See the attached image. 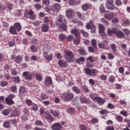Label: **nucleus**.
I'll return each mask as SVG.
<instances>
[{
  "mask_svg": "<svg viewBox=\"0 0 130 130\" xmlns=\"http://www.w3.org/2000/svg\"><path fill=\"white\" fill-rule=\"evenodd\" d=\"M87 60L89 61V62H91V63L94 62V59H93V57H92V56H90L89 57H87Z\"/></svg>",
  "mask_w": 130,
  "mask_h": 130,
  "instance_id": "nucleus-63",
  "label": "nucleus"
},
{
  "mask_svg": "<svg viewBox=\"0 0 130 130\" xmlns=\"http://www.w3.org/2000/svg\"><path fill=\"white\" fill-rule=\"evenodd\" d=\"M60 97L63 101H71L75 97V95L72 92L63 93L61 94Z\"/></svg>",
  "mask_w": 130,
  "mask_h": 130,
  "instance_id": "nucleus-3",
  "label": "nucleus"
},
{
  "mask_svg": "<svg viewBox=\"0 0 130 130\" xmlns=\"http://www.w3.org/2000/svg\"><path fill=\"white\" fill-rule=\"evenodd\" d=\"M23 60V57L22 56H17L15 58V62L16 63H20Z\"/></svg>",
  "mask_w": 130,
  "mask_h": 130,
  "instance_id": "nucleus-25",
  "label": "nucleus"
},
{
  "mask_svg": "<svg viewBox=\"0 0 130 130\" xmlns=\"http://www.w3.org/2000/svg\"><path fill=\"white\" fill-rule=\"evenodd\" d=\"M116 32V29L115 28H113V29H110L109 28L107 30V33L110 36V35H112V34H115Z\"/></svg>",
  "mask_w": 130,
  "mask_h": 130,
  "instance_id": "nucleus-27",
  "label": "nucleus"
},
{
  "mask_svg": "<svg viewBox=\"0 0 130 130\" xmlns=\"http://www.w3.org/2000/svg\"><path fill=\"white\" fill-rule=\"evenodd\" d=\"M84 71L86 75L89 77H96L98 74V71L95 69L85 68Z\"/></svg>",
  "mask_w": 130,
  "mask_h": 130,
  "instance_id": "nucleus-4",
  "label": "nucleus"
},
{
  "mask_svg": "<svg viewBox=\"0 0 130 130\" xmlns=\"http://www.w3.org/2000/svg\"><path fill=\"white\" fill-rule=\"evenodd\" d=\"M99 121V120H98V118H92L91 121L90 122L91 123H98V122Z\"/></svg>",
  "mask_w": 130,
  "mask_h": 130,
  "instance_id": "nucleus-60",
  "label": "nucleus"
},
{
  "mask_svg": "<svg viewBox=\"0 0 130 130\" xmlns=\"http://www.w3.org/2000/svg\"><path fill=\"white\" fill-rule=\"evenodd\" d=\"M106 8L107 10H110L111 11L117 10V8L113 4V0H107L106 2Z\"/></svg>",
  "mask_w": 130,
  "mask_h": 130,
  "instance_id": "nucleus-5",
  "label": "nucleus"
},
{
  "mask_svg": "<svg viewBox=\"0 0 130 130\" xmlns=\"http://www.w3.org/2000/svg\"><path fill=\"white\" fill-rule=\"evenodd\" d=\"M80 103L82 104H90L91 102L86 96H81L80 99Z\"/></svg>",
  "mask_w": 130,
  "mask_h": 130,
  "instance_id": "nucleus-12",
  "label": "nucleus"
},
{
  "mask_svg": "<svg viewBox=\"0 0 130 130\" xmlns=\"http://www.w3.org/2000/svg\"><path fill=\"white\" fill-rule=\"evenodd\" d=\"M8 83L6 81H2L1 82V86L2 87H6V86L8 85Z\"/></svg>",
  "mask_w": 130,
  "mask_h": 130,
  "instance_id": "nucleus-58",
  "label": "nucleus"
},
{
  "mask_svg": "<svg viewBox=\"0 0 130 130\" xmlns=\"http://www.w3.org/2000/svg\"><path fill=\"white\" fill-rule=\"evenodd\" d=\"M49 112L50 113H51V114L54 116V117H59V115L60 114V113L58 110H53L52 109H50Z\"/></svg>",
  "mask_w": 130,
  "mask_h": 130,
  "instance_id": "nucleus-10",
  "label": "nucleus"
},
{
  "mask_svg": "<svg viewBox=\"0 0 130 130\" xmlns=\"http://www.w3.org/2000/svg\"><path fill=\"white\" fill-rule=\"evenodd\" d=\"M14 8V4H12V3H8L7 4V9L9 11H12V9Z\"/></svg>",
  "mask_w": 130,
  "mask_h": 130,
  "instance_id": "nucleus-47",
  "label": "nucleus"
},
{
  "mask_svg": "<svg viewBox=\"0 0 130 130\" xmlns=\"http://www.w3.org/2000/svg\"><path fill=\"white\" fill-rule=\"evenodd\" d=\"M25 91H26V88L24 86H21L19 90L20 94L23 95V94H24Z\"/></svg>",
  "mask_w": 130,
  "mask_h": 130,
  "instance_id": "nucleus-37",
  "label": "nucleus"
},
{
  "mask_svg": "<svg viewBox=\"0 0 130 130\" xmlns=\"http://www.w3.org/2000/svg\"><path fill=\"white\" fill-rule=\"evenodd\" d=\"M25 103L27 104V105H28V106H31V105L33 104V103H32V101L28 99L26 100Z\"/></svg>",
  "mask_w": 130,
  "mask_h": 130,
  "instance_id": "nucleus-55",
  "label": "nucleus"
},
{
  "mask_svg": "<svg viewBox=\"0 0 130 130\" xmlns=\"http://www.w3.org/2000/svg\"><path fill=\"white\" fill-rule=\"evenodd\" d=\"M58 38L60 40H61V41H64L66 40V35L62 34H60L59 35Z\"/></svg>",
  "mask_w": 130,
  "mask_h": 130,
  "instance_id": "nucleus-42",
  "label": "nucleus"
},
{
  "mask_svg": "<svg viewBox=\"0 0 130 130\" xmlns=\"http://www.w3.org/2000/svg\"><path fill=\"white\" fill-rule=\"evenodd\" d=\"M93 25V22L90 21L86 24L85 27L86 29H87V30H90V29H91Z\"/></svg>",
  "mask_w": 130,
  "mask_h": 130,
  "instance_id": "nucleus-34",
  "label": "nucleus"
},
{
  "mask_svg": "<svg viewBox=\"0 0 130 130\" xmlns=\"http://www.w3.org/2000/svg\"><path fill=\"white\" fill-rule=\"evenodd\" d=\"M35 124L36 125H39V126H42L43 125V123L42 122V121L38 120L35 122Z\"/></svg>",
  "mask_w": 130,
  "mask_h": 130,
  "instance_id": "nucleus-52",
  "label": "nucleus"
},
{
  "mask_svg": "<svg viewBox=\"0 0 130 130\" xmlns=\"http://www.w3.org/2000/svg\"><path fill=\"white\" fill-rule=\"evenodd\" d=\"M30 49L31 52H38V47L35 45H31L30 47Z\"/></svg>",
  "mask_w": 130,
  "mask_h": 130,
  "instance_id": "nucleus-28",
  "label": "nucleus"
},
{
  "mask_svg": "<svg viewBox=\"0 0 130 130\" xmlns=\"http://www.w3.org/2000/svg\"><path fill=\"white\" fill-rule=\"evenodd\" d=\"M43 57H45L46 60H47V61H50L51 60H52V58L53 57V54H50L48 55V51H44L43 52Z\"/></svg>",
  "mask_w": 130,
  "mask_h": 130,
  "instance_id": "nucleus-6",
  "label": "nucleus"
},
{
  "mask_svg": "<svg viewBox=\"0 0 130 130\" xmlns=\"http://www.w3.org/2000/svg\"><path fill=\"white\" fill-rule=\"evenodd\" d=\"M85 59H86V58H85V57H80L79 58L76 59V62L78 64H81H81H83V62H84V61H85ZM81 62H82V63H81Z\"/></svg>",
  "mask_w": 130,
  "mask_h": 130,
  "instance_id": "nucleus-26",
  "label": "nucleus"
},
{
  "mask_svg": "<svg viewBox=\"0 0 130 130\" xmlns=\"http://www.w3.org/2000/svg\"><path fill=\"white\" fill-rule=\"evenodd\" d=\"M23 112L25 115L27 116L29 115V110L27 108H24L23 109Z\"/></svg>",
  "mask_w": 130,
  "mask_h": 130,
  "instance_id": "nucleus-62",
  "label": "nucleus"
},
{
  "mask_svg": "<svg viewBox=\"0 0 130 130\" xmlns=\"http://www.w3.org/2000/svg\"><path fill=\"white\" fill-rule=\"evenodd\" d=\"M61 128H62V126L59 123H55L52 126V130H61Z\"/></svg>",
  "mask_w": 130,
  "mask_h": 130,
  "instance_id": "nucleus-11",
  "label": "nucleus"
},
{
  "mask_svg": "<svg viewBox=\"0 0 130 130\" xmlns=\"http://www.w3.org/2000/svg\"><path fill=\"white\" fill-rule=\"evenodd\" d=\"M32 10H25L24 13V17L26 18V19H28L29 18V15H30V12H31Z\"/></svg>",
  "mask_w": 130,
  "mask_h": 130,
  "instance_id": "nucleus-32",
  "label": "nucleus"
},
{
  "mask_svg": "<svg viewBox=\"0 0 130 130\" xmlns=\"http://www.w3.org/2000/svg\"><path fill=\"white\" fill-rule=\"evenodd\" d=\"M14 27L18 32H20L22 30V26L19 22H16L14 24Z\"/></svg>",
  "mask_w": 130,
  "mask_h": 130,
  "instance_id": "nucleus-17",
  "label": "nucleus"
},
{
  "mask_svg": "<svg viewBox=\"0 0 130 130\" xmlns=\"http://www.w3.org/2000/svg\"><path fill=\"white\" fill-rule=\"evenodd\" d=\"M113 17H114V16L113 15V14H105V18H106V19H107V20H111V19H112V18H113Z\"/></svg>",
  "mask_w": 130,
  "mask_h": 130,
  "instance_id": "nucleus-30",
  "label": "nucleus"
},
{
  "mask_svg": "<svg viewBox=\"0 0 130 130\" xmlns=\"http://www.w3.org/2000/svg\"><path fill=\"white\" fill-rule=\"evenodd\" d=\"M101 22L102 23H103V24H104V25H105L106 26H109V23L104 18H102L101 19Z\"/></svg>",
  "mask_w": 130,
  "mask_h": 130,
  "instance_id": "nucleus-54",
  "label": "nucleus"
},
{
  "mask_svg": "<svg viewBox=\"0 0 130 130\" xmlns=\"http://www.w3.org/2000/svg\"><path fill=\"white\" fill-rule=\"evenodd\" d=\"M45 85L46 86H52V81L51 80V78L47 77L45 80Z\"/></svg>",
  "mask_w": 130,
  "mask_h": 130,
  "instance_id": "nucleus-13",
  "label": "nucleus"
},
{
  "mask_svg": "<svg viewBox=\"0 0 130 130\" xmlns=\"http://www.w3.org/2000/svg\"><path fill=\"white\" fill-rule=\"evenodd\" d=\"M2 113L4 115L7 116L8 115L11 113V110L10 109H5L4 111H3Z\"/></svg>",
  "mask_w": 130,
  "mask_h": 130,
  "instance_id": "nucleus-35",
  "label": "nucleus"
},
{
  "mask_svg": "<svg viewBox=\"0 0 130 130\" xmlns=\"http://www.w3.org/2000/svg\"><path fill=\"white\" fill-rule=\"evenodd\" d=\"M11 90L13 93H16L17 92V86L13 85L11 87Z\"/></svg>",
  "mask_w": 130,
  "mask_h": 130,
  "instance_id": "nucleus-56",
  "label": "nucleus"
},
{
  "mask_svg": "<svg viewBox=\"0 0 130 130\" xmlns=\"http://www.w3.org/2000/svg\"><path fill=\"white\" fill-rule=\"evenodd\" d=\"M3 126L4 127H6V128H9V127L11 126L10 122L8 121L4 122V123H3Z\"/></svg>",
  "mask_w": 130,
  "mask_h": 130,
  "instance_id": "nucleus-45",
  "label": "nucleus"
},
{
  "mask_svg": "<svg viewBox=\"0 0 130 130\" xmlns=\"http://www.w3.org/2000/svg\"><path fill=\"white\" fill-rule=\"evenodd\" d=\"M81 33H82L84 37H88V32L85 31L84 30L81 29L80 30Z\"/></svg>",
  "mask_w": 130,
  "mask_h": 130,
  "instance_id": "nucleus-59",
  "label": "nucleus"
},
{
  "mask_svg": "<svg viewBox=\"0 0 130 130\" xmlns=\"http://www.w3.org/2000/svg\"><path fill=\"white\" fill-rule=\"evenodd\" d=\"M109 112L107 110H103L100 111V113L101 114H102V115H104V114H107V113H108Z\"/></svg>",
  "mask_w": 130,
  "mask_h": 130,
  "instance_id": "nucleus-57",
  "label": "nucleus"
},
{
  "mask_svg": "<svg viewBox=\"0 0 130 130\" xmlns=\"http://www.w3.org/2000/svg\"><path fill=\"white\" fill-rule=\"evenodd\" d=\"M86 67H87V68H85V69H93V68H94V65L90 62H87Z\"/></svg>",
  "mask_w": 130,
  "mask_h": 130,
  "instance_id": "nucleus-39",
  "label": "nucleus"
},
{
  "mask_svg": "<svg viewBox=\"0 0 130 130\" xmlns=\"http://www.w3.org/2000/svg\"><path fill=\"white\" fill-rule=\"evenodd\" d=\"M79 127L80 130H87L88 128H87V126L84 124H80L79 126Z\"/></svg>",
  "mask_w": 130,
  "mask_h": 130,
  "instance_id": "nucleus-49",
  "label": "nucleus"
},
{
  "mask_svg": "<svg viewBox=\"0 0 130 130\" xmlns=\"http://www.w3.org/2000/svg\"><path fill=\"white\" fill-rule=\"evenodd\" d=\"M45 117L47 120H49L50 122H52V121H54V118L50 115V113L48 111H46L45 112Z\"/></svg>",
  "mask_w": 130,
  "mask_h": 130,
  "instance_id": "nucleus-9",
  "label": "nucleus"
},
{
  "mask_svg": "<svg viewBox=\"0 0 130 130\" xmlns=\"http://www.w3.org/2000/svg\"><path fill=\"white\" fill-rule=\"evenodd\" d=\"M116 119L118 122H122V121L123 120V118L120 115H117L116 117Z\"/></svg>",
  "mask_w": 130,
  "mask_h": 130,
  "instance_id": "nucleus-41",
  "label": "nucleus"
},
{
  "mask_svg": "<svg viewBox=\"0 0 130 130\" xmlns=\"http://www.w3.org/2000/svg\"><path fill=\"white\" fill-rule=\"evenodd\" d=\"M58 66L60 67V68H67V67H68V64H67V62L61 59L58 61Z\"/></svg>",
  "mask_w": 130,
  "mask_h": 130,
  "instance_id": "nucleus-14",
  "label": "nucleus"
},
{
  "mask_svg": "<svg viewBox=\"0 0 130 130\" xmlns=\"http://www.w3.org/2000/svg\"><path fill=\"white\" fill-rule=\"evenodd\" d=\"M32 110L34 111H37L38 110V106L37 104L32 105Z\"/></svg>",
  "mask_w": 130,
  "mask_h": 130,
  "instance_id": "nucleus-64",
  "label": "nucleus"
},
{
  "mask_svg": "<svg viewBox=\"0 0 130 130\" xmlns=\"http://www.w3.org/2000/svg\"><path fill=\"white\" fill-rule=\"evenodd\" d=\"M91 45L93 46V48L94 49H97V43H96V40L95 39H92L91 40Z\"/></svg>",
  "mask_w": 130,
  "mask_h": 130,
  "instance_id": "nucleus-36",
  "label": "nucleus"
},
{
  "mask_svg": "<svg viewBox=\"0 0 130 130\" xmlns=\"http://www.w3.org/2000/svg\"><path fill=\"white\" fill-rule=\"evenodd\" d=\"M95 101H97L98 103L100 105H103L105 102V100H103V98H101L99 96H96V99Z\"/></svg>",
  "mask_w": 130,
  "mask_h": 130,
  "instance_id": "nucleus-20",
  "label": "nucleus"
},
{
  "mask_svg": "<svg viewBox=\"0 0 130 130\" xmlns=\"http://www.w3.org/2000/svg\"><path fill=\"white\" fill-rule=\"evenodd\" d=\"M16 30V29L15 28L14 26H11L9 29L10 33L11 34H12L13 35H17V34H18V32Z\"/></svg>",
  "mask_w": 130,
  "mask_h": 130,
  "instance_id": "nucleus-23",
  "label": "nucleus"
},
{
  "mask_svg": "<svg viewBox=\"0 0 130 130\" xmlns=\"http://www.w3.org/2000/svg\"><path fill=\"white\" fill-rule=\"evenodd\" d=\"M91 4L89 3H85L84 4H83L81 6L82 10L84 11H88V10H89Z\"/></svg>",
  "mask_w": 130,
  "mask_h": 130,
  "instance_id": "nucleus-15",
  "label": "nucleus"
},
{
  "mask_svg": "<svg viewBox=\"0 0 130 130\" xmlns=\"http://www.w3.org/2000/svg\"><path fill=\"white\" fill-rule=\"evenodd\" d=\"M36 79L37 81L41 82L42 81V75L41 74H36Z\"/></svg>",
  "mask_w": 130,
  "mask_h": 130,
  "instance_id": "nucleus-33",
  "label": "nucleus"
},
{
  "mask_svg": "<svg viewBox=\"0 0 130 130\" xmlns=\"http://www.w3.org/2000/svg\"><path fill=\"white\" fill-rule=\"evenodd\" d=\"M59 10H60V5H59V4L56 3L53 5L52 11L56 12V11H59Z\"/></svg>",
  "mask_w": 130,
  "mask_h": 130,
  "instance_id": "nucleus-16",
  "label": "nucleus"
},
{
  "mask_svg": "<svg viewBox=\"0 0 130 130\" xmlns=\"http://www.w3.org/2000/svg\"><path fill=\"white\" fill-rule=\"evenodd\" d=\"M122 25L124 27H127V26L129 25V20L128 19L124 20L123 22Z\"/></svg>",
  "mask_w": 130,
  "mask_h": 130,
  "instance_id": "nucleus-51",
  "label": "nucleus"
},
{
  "mask_svg": "<svg viewBox=\"0 0 130 130\" xmlns=\"http://www.w3.org/2000/svg\"><path fill=\"white\" fill-rule=\"evenodd\" d=\"M6 103L8 105H13L15 103L14 102V101L13 100H11L10 99H9L8 98H6L5 99Z\"/></svg>",
  "mask_w": 130,
  "mask_h": 130,
  "instance_id": "nucleus-29",
  "label": "nucleus"
},
{
  "mask_svg": "<svg viewBox=\"0 0 130 130\" xmlns=\"http://www.w3.org/2000/svg\"><path fill=\"white\" fill-rule=\"evenodd\" d=\"M72 90L74 91V92H76L77 94H80V93H81V90H80L77 86H74L72 88Z\"/></svg>",
  "mask_w": 130,
  "mask_h": 130,
  "instance_id": "nucleus-38",
  "label": "nucleus"
},
{
  "mask_svg": "<svg viewBox=\"0 0 130 130\" xmlns=\"http://www.w3.org/2000/svg\"><path fill=\"white\" fill-rule=\"evenodd\" d=\"M109 82L110 83H114L115 82V77L111 75L109 77Z\"/></svg>",
  "mask_w": 130,
  "mask_h": 130,
  "instance_id": "nucleus-43",
  "label": "nucleus"
},
{
  "mask_svg": "<svg viewBox=\"0 0 130 130\" xmlns=\"http://www.w3.org/2000/svg\"><path fill=\"white\" fill-rule=\"evenodd\" d=\"M29 19H30V20H35L36 18V16H35V15H34V12H33L32 10H31V11H29Z\"/></svg>",
  "mask_w": 130,
  "mask_h": 130,
  "instance_id": "nucleus-31",
  "label": "nucleus"
},
{
  "mask_svg": "<svg viewBox=\"0 0 130 130\" xmlns=\"http://www.w3.org/2000/svg\"><path fill=\"white\" fill-rule=\"evenodd\" d=\"M22 76L24 77L25 80H27V81H31L33 78L32 74L28 71L24 72L22 74Z\"/></svg>",
  "mask_w": 130,
  "mask_h": 130,
  "instance_id": "nucleus-7",
  "label": "nucleus"
},
{
  "mask_svg": "<svg viewBox=\"0 0 130 130\" xmlns=\"http://www.w3.org/2000/svg\"><path fill=\"white\" fill-rule=\"evenodd\" d=\"M78 52L80 55H85V50L84 49H79L78 50Z\"/></svg>",
  "mask_w": 130,
  "mask_h": 130,
  "instance_id": "nucleus-53",
  "label": "nucleus"
},
{
  "mask_svg": "<svg viewBox=\"0 0 130 130\" xmlns=\"http://www.w3.org/2000/svg\"><path fill=\"white\" fill-rule=\"evenodd\" d=\"M18 115V112L16 110H14L11 114V117H16Z\"/></svg>",
  "mask_w": 130,
  "mask_h": 130,
  "instance_id": "nucleus-48",
  "label": "nucleus"
},
{
  "mask_svg": "<svg viewBox=\"0 0 130 130\" xmlns=\"http://www.w3.org/2000/svg\"><path fill=\"white\" fill-rule=\"evenodd\" d=\"M106 54H108V59H110V60L113 59L114 58V55H113L112 53H106Z\"/></svg>",
  "mask_w": 130,
  "mask_h": 130,
  "instance_id": "nucleus-46",
  "label": "nucleus"
},
{
  "mask_svg": "<svg viewBox=\"0 0 130 130\" xmlns=\"http://www.w3.org/2000/svg\"><path fill=\"white\" fill-rule=\"evenodd\" d=\"M67 112L72 114V113H74V112H75V109L73 108H68L67 109Z\"/></svg>",
  "mask_w": 130,
  "mask_h": 130,
  "instance_id": "nucleus-50",
  "label": "nucleus"
},
{
  "mask_svg": "<svg viewBox=\"0 0 130 130\" xmlns=\"http://www.w3.org/2000/svg\"><path fill=\"white\" fill-rule=\"evenodd\" d=\"M115 35H116V36L118 38H123V37H124V34H123V32H122V31L120 30H119L118 31L116 30V34Z\"/></svg>",
  "mask_w": 130,
  "mask_h": 130,
  "instance_id": "nucleus-21",
  "label": "nucleus"
},
{
  "mask_svg": "<svg viewBox=\"0 0 130 130\" xmlns=\"http://www.w3.org/2000/svg\"><path fill=\"white\" fill-rule=\"evenodd\" d=\"M49 29V25L47 24H44L42 26V31L43 32H48Z\"/></svg>",
  "mask_w": 130,
  "mask_h": 130,
  "instance_id": "nucleus-19",
  "label": "nucleus"
},
{
  "mask_svg": "<svg viewBox=\"0 0 130 130\" xmlns=\"http://www.w3.org/2000/svg\"><path fill=\"white\" fill-rule=\"evenodd\" d=\"M71 33H72V34H74L76 37H79V36H80V31H79V29L77 28L72 29L71 31Z\"/></svg>",
  "mask_w": 130,
  "mask_h": 130,
  "instance_id": "nucleus-18",
  "label": "nucleus"
},
{
  "mask_svg": "<svg viewBox=\"0 0 130 130\" xmlns=\"http://www.w3.org/2000/svg\"><path fill=\"white\" fill-rule=\"evenodd\" d=\"M9 47H13L16 45V42L15 41H10L8 42Z\"/></svg>",
  "mask_w": 130,
  "mask_h": 130,
  "instance_id": "nucleus-44",
  "label": "nucleus"
},
{
  "mask_svg": "<svg viewBox=\"0 0 130 130\" xmlns=\"http://www.w3.org/2000/svg\"><path fill=\"white\" fill-rule=\"evenodd\" d=\"M55 24L56 26H58V30L60 31V32L67 30V25L62 22V18H61V17L58 18L57 21H55Z\"/></svg>",
  "mask_w": 130,
  "mask_h": 130,
  "instance_id": "nucleus-1",
  "label": "nucleus"
},
{
  "mask_svg": "<svg viewBox=\"0 0 130 130\" xmlns=\"http://www.w3.org/2000/svg\"><path fill=\"white\" fill-rule=\"evenodd\" d=\"M13 81L15 83H20V78L19 77H13Z\"/></svg>",
  "mask_w": 130,
  "mask_h": 130,
  "instance_id": "nucleus-61",
  "label": "nucleus"
},
{
  "mask_svg": "<svg viewBox=\"0 0 130 130\" xmlns=\"http://www.w3.org/2000/svg\"><path fill=\"white\" fill-rule=\"evenodd\" d=\"M74 13V10L72 9H69L66 11V16L68 18H72L73 17V13Z\"/></svg>",
  "mask_w": 130,
  "mask_h": 130,
  "instance_id": "nucleus-24",
  "label": "nucleus"
},
{
  "mask_svg": "<svg viewBox=\"0 0 130 130\" xmlns=\"http://www.w3.org/2000/svg\"><path fill=\"white\" fill-rule=\"evenodd\" d=\"M105 30V27L102 24H99V33L103 34Z\"/></svg>",
  "mask_w": 130,
  "mask_h": 130,
  "instance_id": "nucleus-22",
  "label": "nucleus"
},
{
  "mask_svg": "<svg viewBox=\"0 0 130 130\" xmlns=\"http://www.w3.org/2000/svg\"><path fill=\"white\" fill-rule=\"evenodd\" d=\"M65 55L64 58L68 62H72L73 61V59L75 57V55L74 53H72V51L69 50H64V51Z\"/></svg>",
  "mask_w": 130,
  "mask_h": 130,
  "instance_id": "nucleus-2",
  "label": "nucleus"
},
{
  "mask_svg": "<svg viewBox=\"0 0 130 130\" xmlns=\"http://www.w3.org/2000/svg\"><path fill=\"white\" fill-rule=\"evenodd\" d=\"M40 98L41 100H46V99H48V95L45 93H42L41 95Z\"/></svg>",
  "mask_w": 130,
  "mask_h": 130,
  "instance_id": "nucleus-40",
  "label": "nucleus"
},
{
  "mask_svg": "<svg viewBox=\"0 0 130 130\" xmlns=\"http://www.w3.org/2000/svg\"><path fill=\"white\" fill-rule=\"evenodd\" d=\"M98 46L99 48H101V49H105L106 50L109 49V46H108V42H107L99 43H98Z\"/></svg>",
  "mask_w": 130,
  "mask_h": 130,
  "instance_id": "nucleus-8",
  "label": "nucleus"
}]
</instances>
